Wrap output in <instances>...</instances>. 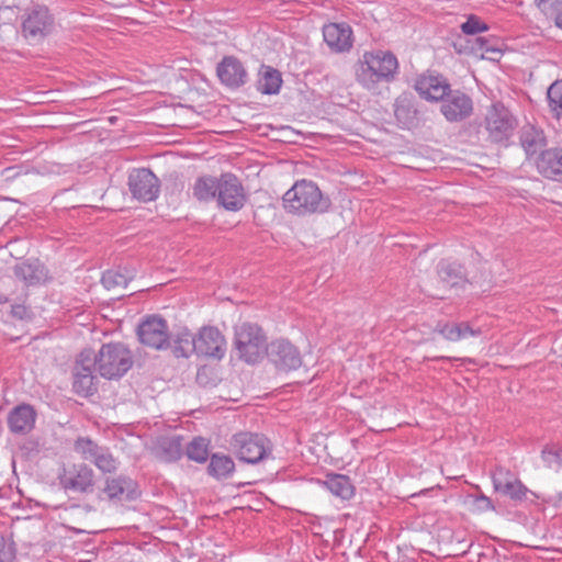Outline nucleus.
<instances>
[{
    "instance_id": "nucleus-37",
    "label": "nucleus",
    "mask_w": 562,
    "mask_h": 562,
    "mask_svg": "<svg viewBox=\"0 0 562 562\" xmlns=\"http://www.w3.org/2000/svg\"><path fill=\"white\" fill-rule=\"evenodd\" d=\"M92 463L103 473H113L119 468V461L106 447L102 448Z\"/></svg>"
},
{
    "instance_id": "nucleus-10",
    "label": "nucleus",
    "mask_w": 562,
    "mask_h": 562,
    "mask_svg": "<svg viewBox=\"0 0 562 562\" xmlns=\"http://www.w3.org/2000/svg\"><path fill=\"white\" fill-rule=\"evenodd\" d=\"M139 341L153 349L164 350L170 346L167 322L159 316L146 317L137 327Z\"/></svg>"
},
{
    "instance_id": "nucleus-8",
    "label": "nucleus",
    "mask_w": 562,
    "mask_h": 562,
    "mask_svg": "<svg viewBox=\"0 0 562 562\" xmlns=\"http://www.w3.org/2000/svg\"><path fill=\"white\" fill-rule=\"evenodd\" d=\"M95 352L92 349L82 350L74 367V390L77 394L88 396L97 391L95 376Z\"/></svg>"
},
{
    "instance_id": "nucleus-43",
    "label": "nucleus",
    "mask_w": 562,
    "mask_h": 562,
    "mask_svg": "<svg viewBox=\"0 0 562 562\" xmlns=\"http://www.w3.org/2000/svg\"><path fill=\"white\" fill-rule=\"evenodd\" d=\"M15 559V548L13 542L0 537V562H13Z\"/></svg>"
},
{
    "instance_id": "nucleus-35",
    "label": "nucleus",
    "mask_w": 562,
    "mask_h": 562,
    "mask_svg": "<svg viewBox=\"0 0 562 562\" xmlns=\"http://www.w3.org/2000/svg\"><path fill=\"white\" fill-rule=\"evenodd\" d=\"M99 446L88 437H79L74 443V450L86 461L93 462L102 450Z\"/></svg>"
},
{
    "instance_id": "nucleus-27",
    "label": "nucleus",
    "mask_w": 562,
    "mask_h": 562,
    "mask_svg": "<svg viewBox=\"0 0 562 562\" xmlns=\"http://www.w3.org/2000/svg\"><path fill=\"white\" fill-rule=\"evenodd\" d=\"M437 272L440 280L451 288L461 285L467 281L464 268L454 261L441 260L437 266Z\"/></svg>"
},
{
    "instance_id": "nucleus-38",
    "label": "nucleus",
    "mask_w": 562,
    "mask_h": 562,
    "mask_svg": "<svg viewBox=\"0 0 562 562\" xmlns=\"http://www.w3.org/2000/svg\"><path fill=\"white\" fill-rule=\"evenodd\" d=\"M547 99L550 109L559 117L562 114V80H557L549 87Z\"/></svg>"
},
{
    "instance_id": "nucleus-13",
    "label": "nucleus",
    "mask_w": 562,
    "mask_h": 562,
    "mask_svg": "<svg viewBox=\"0 0 562 562\" xmlns=\"http://www.w3.org/2000/svg\"><path fill=\"white\" fill-rule=\"evenodd\" d=\"M267 355L280 371L296 370L302 366L300 351L294 345L284 339L270 342Z\"/></svg>"
},
{
    "instance_id": "nucleus-9",
    "label": "nucleus",
    "mask_w": 562,
    "mask_h": 562,
    "mask_svg": "<svg viewBox=\"0 0 562 562\" xmlns=\"http://www.w3.org/2000/svg\"><path fill=\"white\" fill-rule=\"evenodd\" d=\"M58 480L65 491L75 493L88 494L94 487V472L86 463H72L64 467Z\"/></svg>"
},
{
    "instance_id": "nucleus-39",
    "label": "nucleus",
    "mask_w": 562,
    "mask_h": 562,
    "mask_svg": "<svg viewBox=\"0 0 562 562\" xmlns=\"http://www.w3.org/2000/svg\"><path fill=\"white\" fill-rule=\"evenodd\" d=\"M541 458L546 467L555 471L562 470V447H544Z\"/></svg>"
},
{
    "instance_id": "nucleus-4",
    "label": "nucleus",
    "mask_w": 562,
    "mask_h": 562,
    "mask_svg": "<svg viewBox=\"0 0 562 562\" xmlns=\"http://www.w3.org/2000/svg\"><path fill=\"white\" fill-rule=\"evenodd\" d=\"M517 120L513 113L501 102L487 108L481 127L490 142L506 144L514 134Z\"/></svg>"
},
{
    "instance_id": "nucleus-28",
    "label": "nucleus",
    "mask_w": 562,
    "mask_h": 562,
    "mask_svg": "<svg viewBox=\"0 0 562 562\" xmlns=\"http://www.w3.org/2000/svg\"><path fill=\"white\" fill-rule=\"evenodd\" d=\"M282 85V77L279 70L262 65L257 80V90L263 94H277Z\"/></svg>"
},
{
    "instance_id": "nucleus-23",
    "label": "nucleus",
    "mask_w": 562,
    "mask_h": 562,
    "mask_svg": "<svg viewBox=\"0 0 562 562\" xmlns=\"http://www.w3.org/2000/svg\"><path fill=\"white\" fill-rule=\"evenodd\" d=\"M536 165L538 171L546 178L562 181V148L541 151Z\"/></svg>"
},
{
    "instance_id": "nucleus-16",
    "label": "nucleus",
    "mask_w": 562,
    "mask_h": 562,
    "mask_svg": "<svg viewBox=\"0 0 562 562\" xmlns=\"http://www.w3.org/2000/svg\"><path fill=\"white\" fill-rule=\"evenodd\" d=\"M471 98L460 90H450L441 103V113L449 122H459L472 114Z\"/></svg>"
},
{
    "instance_id": "nucleus-11",
    "label": "nucleus",
    "mask_w": 562,
    "mask_h": 562,
    "mask_svg": "<svg viewBox=\"0 0 562 562\" xmlns=\"http://www.w3.org/2000/svg\"><path fill=\"white\" fill-rule=\"evenodd\" d=\"M127 184L133 198L143 202L156 200L160 191L159 179L147 168L133 169Z\"/></svg>"
},
{
    "instance_id": "nucleus-42",
    "label": "nucleus",
    "mask_w": 562,
    "mask_h": 562,
    "mask_svg": "<svg viewBox=\"0 0 562 562\" xmlns=\"http://www.w3.org/2000/svg\"><path fill=\"white\" fill-rule=\"evenodd\" d=\"M535 3L548 18L562 10V0H535Z\"/></svg>"
},
{
    "instance_id": "nucleus-36",
    "label": "nucleus",
    "mask_w": 562,
    "mask_h": 562,
    "mask_svg": "<svg viewBox=\"0 0 562 562\" xmlns=\"http://www.w3.org/2000/svg\"><path fill=\"white\" fill-rule=\"evenodd\" d=\"M209 440L195 437L188 446L186 453L188 458L198 463H204L209 459Z\"/></svg>"
},
{
    "instance_id": "nucleus-14",
    "label": "nucleus",
    "mask_w": 562,
    "mask_h": 562,
    "mask_svg": "<svg viewBox=\"0 0 562 562\" xmlns=\"http://www.w3.org/2000/svg\"><path fill=\"white\" fill-rule=\"evenodd\" d=\"M493 486L496 492L508 496L513 501L526 498L528 488L509 469L497 465L492 472Z\"/></svg>"
},
{
    "instance_id": "nucleus-45",
    "label": "nucleus",
    "mask_w": 562,
    "mask_h": 562,
    "mask_svg": "<svg viewBox=\"0 0 562 562\" xmlns=\"http://www.w3.org/2000/svg\"><path fill=\"white\" fill-rule=\"evenodd\" d=\"M474 504H475L477 510H480V512H488V510L495 509L491 498L483 494L475 497Z\"/></svg>"
},
{
    "instance_id": "nucleus-26",
    "label": "nucleus",
    "mask_w": 562,
    "mask_h": 562,
    "mask_svg": "<svg viewBox=\"0 0 562 562\" xmlns=\"http://www.w3.org/2000/svg\"><path fill=\"white\" fill-rule=\"evenodd\" d=\"M195 340L196 336H194L188 328H182L172 337V339L170 338L169 348L175 357L188 358L192 353L198 355Z\"/></svg>"
},
{
    "instance_id": "nucleus-32",
    "label": "nucleus",
    "mask_w": 562,
    "mask_h": 562,
    "mask_svg": "<svg viewBox=\"0 0 562 562\" xmlns=\"http://www.w3.org/2000/svg\"><path fill=\"white\" fill-rule=\"evenodd\" d=\"M218 188L220 178L202 176L195 180L192 187V194L199 201H211L215 198L217 199Z\"/></svg>"
},
{
    "instance_id": "nucleus-15",
    "label": "nucleus",
    "mask_w": 562,
    "mask_h": 562,
    "mask_svg": "<svg viewBox=\"0 0 562 562\" xmlns=\"http://www.w3.org/2000/svg\"><path fill=\"white\" fill-rule=\"evenodd\" d=\"M198 356L222 359L226 351V341L222 333L214 326L202 327L196 335Z\"/></svg>"
},
{
    "instance_id": "nucleus-1",
    "label": "nucleus",
    "mask_w": 562,
    "mask_h": 562,
    "mask_svg": "<svg viewBox=\"0 0 562 562\" xmlns=\"http://www.w3.org/2000/svg\"><path fill=\"white\" fill-rule=\"evenodd\" d=\"M398 63L390 52H366L356 65V80L371 90L381 81H391L397 71Z\"/></svg>"
},
{
    "instance_id": "nucleus-7",
    "label": "nucleus",
    "mask_w": 562,
    "mask_h": 562,
    "mask_svg": "<svg viewBox=\"0 0 562 562\" xmlns=\"http://www.w3.org/2000/svg\"><path fill=\"white\" fill-rule=\"evenodd\" d=\"M22 35L32 44L42 42L55 26V19L45 5L27 9L22 18Z\"/></svg>"
},
{
    "instance_id": "nucleus-2",
    "label": "nucleus",
    "mask_w": 562,
    "mask_h": 562,
    "mask_svg": "<svg viewBox=\"0 0 562 562\" xmlns=\"http://www.w3.org/2000/svg\"><path fill=\"white\" fill-rule=\"evenodd\" d=\"M284 209L297 215L324 213L330 206V200L324 196L319 188L310 180L296 181L283 195Z\"/></svg>"
},
{
    "instance_id": "nucleus-24",
    "label": "nucleus",
    "mask_w": 562,
    "mask_h": 562,
    "mask_svg": "<svg viewBox=\"0 0 562 562\" xmlns=\"http://www.w3.org/2000/svg\"><path fill=\"white\" fill-rule=\"evenodd\" d=\"M394 115L402 128H414L419 124L418 110L412 95L403 93L394 103Z\"/></svg>"
},
{
    "instance_id": "nucleus-41",
    "label": "nucleus",
    "mask_w": 562,
    "mask_h": 562,
    "mask_svg": "<svg viewBox=\"0 0 562 562\" xmlns=\"http://www.w3.org/2000/svg\"><path fill=\"white\" fill-rule=\"evenodd\" d=\"M475 44L483 58L495 59L502 55V49L492 44V38L480 36L476 37Z\"/></svg>"
},
{
    "instance_id": "nucleus-31",
    "label": "nucleus",
    "mask_w": 562,
    "mask_h": 562,
    "mask_svg": "<svg viewBox=\"0 0 562 562\" xmlns=\"http://www.w3.org/2000/svg\"><path fill=\"white\" fill-rule=\"evenodd\" d=\"M521 146L527 156H533L541 151H544L546 138L542 131L535 128L533 126L525 127L520 135Z\"/></svg>"
},
{
    "instance_id": "nucleus-12",
    "label": "nucleus",
    "mask_w": 562,
    "mask_h": 562,
    "mask_svg": "<svg viewBox=\"0 0 562 562\" xmlns=\"http://www.w3.org/2000/svg\"><path fill=\"white\" fill-rule=\"evenodd\" d=\"M217 202L227 211H239L246 202V193L240 180L233 173L220 177Z\"/></svg>"
},
{
    "instance_id": "nucleus-33",
    "label": "nucleus",
    "mask_w": 562,
    "mask_h": 562,
    "mask_svg": "<svg viewBox=\"0 0 562 562\" xmlns=\"http://www.w3.org/2000/svg\"><path fill=\"white\" fill-rule=\"evenodd\" d=\"M136 277V271L131 268L110 269L103 272L101 282L108 290L119 286L125 288Z\"/></svg>"
},
{
    "instance_id": "nucleus-22",
    "label": "nucleus",
    "mask_w": 562,
    "mask_h": 562,
    "mask_svg": "<svg viewBox=\"0 0 562 562\" xmlns=\"http://www.w3.org/2000/svg\"><path fill=\"white\" fill-rule=\"evenodd\" d=\"M36 413L31 405L21 404L14 407L8 415V426L11 432L25 435L35 425Z\"/></svg>"
},
{
    "instance_id": "nucleus-30",
    "label": "nucleus",
    "mask_w": 562,
    "mask_h": 562,
    "mask_svg": "<svg viewBox=\"0 0 562 562\" xmlns=\"http://www.w3.org/2000/svg\"><path fill=\"white\" fill-rule=\"evenodd\" d=\"M235 471V463L229 456L223 453H213L210 457L207 473L216 480L229 477Z\"/></svg>"
},
{
    "instance_id": "nucleus-5",
    "label": "nucleus",
    "mask_w": 562,
    "mask_h": 562,
    "mask_svg": "<svg viewBox=\"0 0 562 562\" xmlns=\"http://www.w3.org/2000/svg\"><path fill=\"white\" fill-rule=\"evenodd\" d=\"M234 344L239 358L247 363L258 362L269 348L262 330L250 323L236 327Z\"/></svg>"
},
{
    "instance_id": "nucleus-40",
    "label": "nucleus",
    "mask_w": 562,
    "mask_h": 562,
    "mask_svg": "<svg viewBox=\"0 0 562 562\" xmlns=\"http://www.w3.org/2000/svg\"><path fill=\"white\" fill-rule=\"evenodd\" d=\"M488 25L477 15L471 14L467 21L461 24V31L467 35H475L488 31Z\"/></svg>"
},
{
    "instance_id": "nucleus-47",
    "label": "nucleus",
    "mask_w": 562,
    "mask_h": 562,
    "mask_svg": "<svg viewBox=\"0 0 562 562\" xmlns=\"http://www.w3.org/2000/svg\"><path fill=\"white\" fill-rule=\"evenodd\" d=\"M557 497H558V501L561 502L562 501V492L558 493Z\"/></svg>"
},
{
    "instance_id": "nucleus-25",
    "label": "nucleus",
    "mask_w": 562,
    "mask_h": 562,
    "mask_svg": "<svg viewBox=\"0 0 562 562\" xmlns=\"http://www.w3.org/2000/svg\"><path fill=\"white\" fill-rule=\"evenodd\" d=\"M155 456L164 462H175L182 456V442L180 436L159 437L154 446Z\"/></svg>"
},
{
    "instance_id": "nucleus-29",
    "label": "nucleus",
    "mask_w": 562,
    "mask_h": 562,
    "mask_svg": "<svg viewBox=\"0 0 562 562\" xmlns=\"http://www.w3.org/2000/svg\"><path fill=\"white\" fill-rule=\"evenodd\" d=\"M322 483L333 495L342 499H349L355 494V487L347 475L330 473Z\"/></svg>"
},
{
    "instance_id": "nucleus-21",
    "label": "nucleus",
    "mask_w": 562,
    "mask_h": 562,
    "mask_svg": "<svg viewBox=\"0 0 562 562\" xmlns=\"http://www.w3.org/2000/svg\"><path fill=\"white\" fill-rule=\"evenodd\" d=\"M325 43L335 53L348 52L352 47V30L347 23H329L323 27Z\"/></svg>"
},
{
    "instance_id": "nucleus-44",
    "label": "nucleus",
    "mask_w": 562,
    "mask_h": 562,
    "mask_svg": "<svg viewBox=\"0 0 562 562\" xmlns=\"http://www.w3.org/2000/svg\"><path fill=\"white\" fill-rule=\"evenodd\" d=\"M11 316L19 321H31L33 318L32 310L24 304L11 305Z\"/></svg>"
},
{
    "instance_id": "nucleus-18",
    "label": "nucleus",
    "mask_w": 562,
    "mask_h": 562,
    "mask_svg": "<svg viewBox=\"0 0 562 562\" xmlns=\"http://www.w3.org/2000/svg\"><path fill=\"white\" fill-rule=\"evenodd\" d=\"M13 274L25 286L41 285L49 279L45 265L35 258L16 262L13 267Z\"/></svg>"
},
{
    "instance_id": "nucleus-3",
    "label": "nucleus",
    "mask_w": 562,
    "mask_h": 562,
    "mask_svg": "<svg viewBox=\"0 0 562 562\" xmlns=\"http://www.w3.org/2000/svg\"><path fill=\"white\" fill-rule=\"evenodd\" d=\"M133 366L128 348L121 342H110L95 353V367L101 376L112 380L123 376Z\"/></svg>"
},
{
    "instance_id": "nucleus-6",
    "label": "nucleus",
    "mask_w": 562,
    "mask_h": 562,
    "mask_svg": "<svg viewBox=\"0 0 562 562\" xmlns=\"http://www.w3.org/2000/svg\"><path fill=\"white\" fill-rule=\"evenodd\" d=\"M229 447L239 461L250 464L265 460L271 453L270 441L265 436L252 432L235 434Z\"/></svg>"
},
{
    "instance_id": "nucleus-17",
    "label": "nucleus",
    "mask_w": 562,
    "mask_h": 562,
    "mask_svg": "<svg viewBox=\"0 0 562 562\" xmlns=\"http://www.w3.org/2000/svg\"><path fill=\"white\" fill-rule=\"evenodd\" d=\"M220 81L231 89L244 86L248 80V72L244 64L235 56H225L216 67Z\"/></svg>"
},
{
    "instance_id": "nucleus-20",
    "label": "nucleus",
    "mask_w": 562,
    "mask_h": 562,
    "mask_svg": "<svg viewBox=\"0 0 562 562\" xmlns=\"http://www.w3.org/2000/svg\"><path fill=\"white\" fill-rule=\"evenodd\" d=\"M415 89L423 99L436 102H442L451 90L447 79L439 75L420 76L415 82Z\"/></svg>"
},
{
    "instance_id": "nucleus-19",
    "label": "nucleus",
    "mask_w": 562,
    "mask_h": 562,
    "mask_svg": "<svg viewBox=\"0 0 562 562\" xmlns=\"http://www.w3.org/2000/svg\"><path fill=\"white\" fill-rule=\"evenodd\" d=\"M103 493L112 502H130L139 496L137 483L127 475L108 477Z\"/></svg>"
},
{
    "instance_id": "nucleus-34",
    "label": "nucleus",
    "mask_w": 562,
    "mask_h": 562,
    "mask_svg": "<svg viewBox=\"0 0 562 562\" xmlns=\"http://www.w3.org/2000/svg\"><path fill=\"white\" fill-rule=\"evenodd\" d=\"M438 331L450 341H458L481 334L480 329H473L469 323L465 322L438 325Z\"/></svg>"
},
{
    "instance_id": "nucleus-46",
    "label": "nucleus",
    "mask_w": 562,
    "mask_h": 562,
    "mask_svg": "<svg viewBox=\"0 0 562 562\" xmlns=\"http://www.w3.org/2000/svg\"><path fill=\"white\" fill-rule=\"evenodd\" d=\"M550 18L554 20V24L562 29V10L558 11L557 13L552 14Z\"/></svg>"
}]
</instances>
